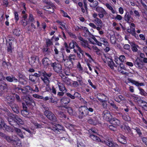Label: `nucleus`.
Masks as SVG:
<instances>
[{
  "label": "nucleus",
  "instance_id": "obj_39",
  "mask_svg": "<svg viewBox=\"0 0 147 147\" xmlns=\"http://www.w3.org/2000/svg\"><path fill=\"white\" fill-rule=\"evenodd\" d=\"M14 118L20 124H23L24 122L18 115H16L14 116Z\"/></svg>",
  "mask_w": 147,
  "mask_h": 147
},
{
  "label": "nucleus",
  "instance_id": "obj_26",
  "mask_svg": "<svg viewBox=\"0 0 147 147\" xmlns=\"http://www.w3.org/2000/svg\"><path fill=\"white\" fill-rule=\"evenodd\" d=\"M129 81L133 84H135L137 86H144V84L143 83H139L138 82L136 81L131 79H129Z\"/></svg>",
  "mask_w": 147,
  "mask_h": 147
},
{
  "label": "nucleus",
  "instance_id": "obj_52",
  "mask_svg": "<svg viewBox=\"0 0 147 147\" xmlns=\"http://www.w3.org/2000/svg\"><path fill=\"white\" fill-rule=\"evenodd\" d=\"M6 118L7 119V120L9 122V124L11 125L12 126H13L14 125V124L12 123H11L12 121H13V119H14V118H12V117H6Z\"/></svg>",
  "mask_w": 147,
  "mask_h": 147
},
{
  "label": "nucleus",
  "instance_id": "obj_10",
  "mask_svg": "<svg viewBox=\"0 0 147 147\" xmlns=\"http://www.w3.org/2000/svg\"><path fill=\"white\" fill-rule=\"evenodd\" d=\"M102 115L103 119L107 121H109L111 119V115L110 111L108 110L104 111L103 112Z\"/></svg>",
  "mask_w": 147,
  "mask_h": 147
},
{
  "label": "nucleus",
  "instance_id": "obj_63",
  "mask_svg": "<svg viewBox=\"0 0 147 147\" xmlns=\"http://www.w3.org/2000/svg\"><path fill=\"white\" fill-rule=\"evenodd\" d=\"M15 18L16 21H18L19 19L18 14V12H15L14 13Z\"/></svg>",
  "mask_w": 147,
  "mask_h": 147
},
{
  "label": "nucleus",
  "instance_id": "obj_32",
  "mask_svg": "<svg viewBox=\"0 0 147 147\" xmlns=\"http://www.w3.org/2000/svg\"><path fill=\"white\" fill-rule=\"evenodd\" d=\"M6 79L9 82H17L18 81V80L14 77H11L10 76H8L6 78Z\"/></svg>",
  "mask_w": 147,
  "mask_h": 147
},
{
  "label": "nucleus",
  "instance_id": "obj_62",
  "mask_svg": "<svg viewBox=\"0 0 147 147\" xmlns=\"http://www.w3.org/2000/svg\"><path fill=\"white\" fill-rule=\"evenodd\" d=\"M15 97L16 98L17 102H20L21 101V100L20 99V96L17 94H15Z\"/></svg>",
  "mask_w": 147,
  "mask_h": 147
},
{
  "label": "nucleus",
  "instance_id": "obj_60",
  "mask_svg": "<svg viewBox=\"0 0 147 147\" xmlns=\"http://www.w3.org/2000/svg\"><path fill=\"white\" fill-rule=\"evenodd\" d=\"M93 39L98 45L100 46H102V43L98 41V40H97L94 37L93 38Z\"/></svg>",
  "mask_w": 147,
  "mask_h": 147
},
{
  "label": "nucleus",
  "instance_id": "obj_8",
  "mask_svg": "<svg viewBox=\"0 0 147 147\" xmlns=\"http://www.w3.org/2000/svg\"><path fill=\"white\" fill-rule=\"evenodd\" d=\"M0 136L6 140L8 142L12 143L15 138L13 136H10L6 135L0 131Z\"/></svg>",
  "mask_w": 147,
  "mask_h": 147
},
{
  "label": "nucleus",
  "instance_id": "obj_18",
  "mask_svg": "<svg viewBox=\"0 0 147 147\" xmlns=\"http://www.w3.org/2000/svg\"><path fill=\"white\" fill-rule=\"evenodd\" d=\"M26 104L27 105H32L34 106L35 105V103L34 102V100L28 96H26Z\"/></svg>",
  "mask_w": 147,
  "mask_h": 147
},
{
  "label": "nucleus",
  "instance_id": "obj_21",
  "mask_svg": "<svg viewBox=\"0 0 147 147\" xmlns=\"http://www.w3.org/2000/svg\"><path fill=\"white\" fill-rule=\"evenodd\" d=\"M42 63L45 67H47L50 64V62L49 59L47 58H45L42 60Z\"/></svg>",
  "mask_w": 147,
  "mask_h": 147
},
{
  "label": "nucleus",
  "instance_id": "obj_30",
  "mask_svg": "<svg viewBox=\"0 0 147 147\" xmlns=\"http://www.w3.org/2000/svg\"><path fill=\"white\" fill-rule=\"evenodd\" d=\"M88 123L91 124L96 125L98 123L97 121L95 119L90 118L88 120Z\"/></svg>",
  "mask_w": 147,
  "mask_h": 147
},
{
  "label": "nucleus",
  "instance_id": "obj_31",
  "mask_svg": "<svg viewBox=\"0 0 147 147\" xmlns=\"http://www.w3.org/2000/svg\"><path fill=\"white\" fill-rule=\"evenodd\" d=\"M131 45L132 47L131 48L133 52H136L138 51V48H139V47L138 45L132 43Z\"/></svg>",
  "mask_w": 147,
  "mask_h": 147
},
{
  "label": "nucleus",
  "instance_id": "obj_59",
  "mask_svg": "<svg viewBox=\"0 0 147 147\" xmlns=\"http://www.w3.org/2000/svg\"><path fill=\"white\" fill-rule=\"evenodd\" d=\"M6 99L8 101H10L11 100L14 99V97L13 96H8L6 97Z\"/></svg>",
  "mask_w": 147,
  "mask_h": 147
},
{
  "label": "nucleus",
  "instance_id": "obj_49",
  "mask_svg": "<svg viewBox=\"0 0 147 147\" xmlns=\"http://www.w3.org/2000/svg\"><path fill=\"white\" fill-rule=\"evenodd\" d=\"M77 68L78 69V70L82 72L83 71V67H82L81 65L80 64V63L79 62H78V64L77 66Z\"/></svg>",
  "mask_w": 147,
  "mask_h": 147
},
{
  "label": "nucleus",
  "instance_id": "obj_25",
  "mask_svg": "<svg viewBox=\"0 0 147 147\" xmlns=\"http://www.w3.org/2000/svg\"><path fill=\"white\" fill-rule=\"evenodd\" d=\"M2 122V124L1 128L4 127L5 130L8 131L10 132L11 131L12 129L9 126L6 125L4 121H1Z\"/></svg>",
  "mask_w": 147,
  "mask_h": 147
},
{
  "label": "nucleus",
  "instance_id": "obj_15",
  "mask_svg": "<svg viewBox=\"0 0 147 147\" xmlns=\"http://www.w3.org/2000/svg\"><path fill=\"white\" fill-rule=\"evenodd\" d=\"M9 105L14 112L17 113H19L18 107L16 104L11 102L9 103Z\"/></svg>",
  "mask_w": 147,
  "mask_h": 147
},
{
  "label": "nucleus",
  "instance_id": "obj_2",
  "mask_svg": "<svg viewBox=\"0 0 147 147\" xmlns=\"http://www.w3.org/2000/svg\"><path fill=\"white\" fill-rule=\"evenodd\" d=\"M79 118L80 119H82L88 114V108L85 106L80 107L79 109Z\"/></svg>",
  "mask_w": 147,
  "mask_h": 147
},
{
  "label": "nucleus",
  "instance_id": "obj_4",
  "mask_svg": "<svg viewBox=\"0 0 147 147\" xmlns=\"http://www.w3.org/2000/svg\"><path fill=\"white\" fill-rule=\"evenodd\" d=\"M44 114L50 120L53 121H57V119L56 116L51 111H45Z\"/></svg>",
  "mask_w": 147,
  "mask_h": 147
},
{
  "label": "nucleus",
  "instance_id": "obj_36",
  "mask_svg": "<svg viewBox=\"0 0 147 147\" xmlns=\"http://www.w3.org/2000/svg\"><path fill=\"white\" fill-rule=\"evenodd\" d=\"M99 38V40L100 41L103 42L104 45L106 46L108 45V43L107 41V39L106 38L103 37H100Z\"/></svg>",
  "mask_w": 147,
  "mask_h": 147
},
{
  "label": "nucleus",
  "instance_id": "obj_20",
  "mask_svg": "<svg viewBox=\"0 0 147 147\" xmlns=\"http://www.w3.org/2000/svg\"><path fill=\"white\" fill-rule=\"evenodd\" d=\"M44 9L49 12V13L51 14L54 12V9L53 7H51L49 5L45 6L44 7Z\"/></svg>",
  "mask_w": 147,
  "mask_h": 147
},
{
  "label": "nucleus",
  "instance_id": "obj_43",
  "mask_svg": "<svg viewBox=\"0 0 147 147\" xmlns=\"http://www.w3.org/2000/svg\"><path fill=\"white\" fill-rule=\"evenodd\" d=\"M20 30L19 29H15L13 30V34L16 36H18L20 34Z\"/></svg>",
  "mask_w": 147,
  "mask_h": 147
},
{
  "label": "nucleus",
  "instance_id": "obj_29",
  "mask_svg": "<svg viewBox=\"0 0 147 147\" xmlns=\"http://www.w3.org/2000/svg\"><path fill=\"white\" fill-rule=\"evenodd\" d=\"M128 32L130 33L133 36H136V32L135 28H130L127 30Z\"/></svg>",
  "mask_w": 147,
  "mask_h": 147
},
{
  "label": "nucleus",
  "instance_id": "obj_34",
  "mask_svg": "<svg viewBox=\"0 0 147 147\" xmlns=\"http://www.w3.org/2000/svg\"><path fill=\"white\" fill-rule=\"evenodd\" d=\"M85 141L84 140H81L78 142L77 147H85Z\"/></svg>",
  "mask_w": 147,
  "mask_h": 147
},
{
  "label": "nucleus",
  "instance_id": "obj_22",
  "mask_svg": "<svg viewBox=\"0 0 147 147\" xmlns=\"http://www.w3.org/2000/svg\"><path fill=\"white\" fill-rule=\"evenodd\" d=\"M89 136L94 141L98 142L100 141L102 143V141H103L101 140L98 137L93 134H90Z\"/></svg>",
  "mask_w": 147,
  "mask_h": 147
},
{
  "label": "nucleus",
  "instance_id": "obj_38",
  "mask_svg": "<svg viewBox=\"0 0 147 147\" xmlns=\"http://www.w3.org/2000/svg\"><path fill=\"white\" fill-rule=\"evenodd\" d=\"M138 89L140 90V93L141 95L144 96H147V93L143 89L140 88H139Z\"/></svg>",
  "mask_w": 147,
  "mask_h": 147
},
{
  "label": "nucleus",
  "instance_id": "obj_24",
  "mask_svg": "<svg viewBox=\"0 0 147 147\" xmlns=\"http://www.w3.org/2000/svg\"><path fill=\"white\" fill-rule=\"evenodd\" d=\"M60 101L62 103L64 104H67L69 102L70 99L69 98L63 97L61 99Z\"/></svg>",
  "mask_w": 147,
  "mask_h": 147
},
{
  "label": "nucleus",
  "instance_id": "obj_56",
  "mask_svg": "<svg viewBox=\"0 0 147 147\" xmlns=\"http://www.w3.org/2000/svg\"><path fill=\"white\" fill-rule=\"evenodd\" d=\"M88 131L92 134L93 133H97V131L94 129H90Z\"/></svg>",
  "mask_w": 147,
  "mask_h": 147
},
{
  "label": "nucleus",
  "instance_id": "obj_16",
  "mask_svg": "<svg viewBox=\"0 0 147 147\" xmlns=\"http://www.w3.org/2000/svg\"><path fill=\"white\" fill-rule=\"evenodd\" d=\"M109 121L111 124L115 126H118L120 124V121L115 118L111 119Z\"/></svg>",
  "mask_w": 147,
  "mask_h": 147
},
{
  "label": "nucleus",
  "instance_id": "obj_51",
  "mask_svg": "<svg viewBox=\"0 0 147 147\" xmlns=\"http://www.w3.org/2000/svg\"><path fill=\"white\" fill-rule=\"evenodd\" d=\"M37 73L39 74V77L41 76H44L47 73L45 71H39L37 72Z\"/></svg>",
  "mask_w": 147,
  "mask_h": 147
},
{
  "label": "nucleus",
  "instance_id": "obj_55",
  "mask_svg": "<svg viewBox=\"0 0 147 147\" xmlns=\"http://www.w3.org/2000/svg\"><path fill=\"white\" fill-rule=\"evenodd\" d=\"M4 12L3 10H0V21H1L3 19Z\"/></svg>",
  "mask_w": 147,
  "mask_h": 147
},
{
  "label": "nucleus",
  "instance_id": "obj_5",
  "mask_svg": "<svg viewBox=\"0 0 147 147\" xmlns=\"http://www.w3.org/2000/svg\"><path fill=\"white\" fill-rule=\"evenodd\" d=\"M16 90L18 93L25 94L27 93L29 90H32V88L30 86H27L23 88L19 87L16 88Z\"/></svg>",
  "mask_w": 147,
  "mask_h": 147
},
{
  "label": "nucleus",
  "instance_id": "obj_3",
  "mask_svg": "<svg viewBox=\"0 0 147 147\" xmlns=\"http://www.w3.org/2000/svg\"><path fill=\"white\" fill-rule=\"evenodd\" d=\"M62 57L61 59L58 60L60 62H64L65 63L70 62L73 63L72 61L73 60H75L76 59V56L74 54H70L68 57V59H64V55H62Z\"/></svg>",
  "mask_w": 147,
  "mask_h": 147
},
{
  "label": "nucleus",
  "instance_id": "obj_42",
  "mask_svg": "<svg viewBox=\"0 0 147 147\" xmlns=\"http://www.w3.org/2000/svg\"><path fill=\"white\" fill-rule=\"evenodd\" d=\"M122 117L124 120L127 121H130L131 120V118L127 115H124Z\"/></svg>",
  "mask_w": 147,
  "mask_h": 147
},
{
  "label": "nucleus",
  "instance_id": "obj_40",
  "mask_svg": "<svg viewBox=\"0 0 147 147\" xmlns=\"http://www.w3.org/2000/svg\"><path fill=\"white\" fill-rule=\"evenodd\" d=\"M53 44L52 41L49 39L46 40V45L47 47H48Z\"/></svg>",
  "mask_w": 147,
  "mask_h": 147
},
{
  "label": "nucleus",
  "instance_id": "obj_11",
  "mask_svg": "<svg viewBox=\"0 0 147 147\" xmlns=\"http://www.w3.org/2000/svg\"><path fill=\"white\" fill-rule=\"evenodd\" d=\"M79 39L81 41L80 44L83 47L85 48H87L91 49L90 45L88 44V42L86 40H85L81 37H79Z\"/></svg>",
  "mask_w": 147,
  "mask_h": 147
},
{
  "label": "nucleus",
  "instance_id": "obj_57",
  "mask_svg": "<svg viewBox=\"0 0 147 147\" xmlns=\"http://www.w3.org/2000/svg\"><path fill=\"white\" fill-rule=\"evenodd\" d=\"M123 69L125 70L124 69V67L123 65L121 64V63H120L119 66L118 67V71L119 72L120 71H121V70Z\"/></svg>",
  "mask_w": 147,
  "mask_h": 147
},
{
  "label": "nucleus",
  "instance_id": "obj_46",
  "mask_svg": "<svg viewBox=\"0 0 147 147\" xmlns=\"http://www.w3.org/2000/svg\"><path fill=\"white\" fill-rule=\"evenodd\" d=\"M7 88V85L6 84H3L0 85V90L2 91Z\"/></svg>",
  "mask_w": 147,
  "mask_h": 147
},
{
  "label": "nucleus",
  "instance_id": "obj_41",
  "mask_svg": "<svg viewBox=\"0 0 147 147\" xmlns=\"http://www.w3.org/2000/svg\"><path fill=\"white\" fill-rule=\"evenodd\" d=\"M71 80L68 78H65L64 79L63 81L64 83L68 85H70L71 84Z\"/></svg>",
  "mask_w": 147,
  "mask_h": 147
},
{
  "label": "nucleus",
  "instance_id": "obj_58",
  "mask_svg": "<svg viewBox=\"0 0 147 147\" xmlns=\"http://www.w3.org/2000/svg\"><path fill=\"white\" fill-rule=\"evenodd\" d=\"M67 111L70 115H72L73 114V111L72 109L69 107H67Z\"/></svg>",
  "mask_w": 147,
  "mask_h": 147
},
{
  "label": "nucleus",
  "instance_id": "obj_1",
  "mask_svg": "<svg viewBox=\"0 0 147 147\" xmlns=\"http://www.w3.org/2000/svg\"><path fill=\"white\" fill-rule=\"evenodd\" d=\"M52 75L51 73H47L44 76H42L41 77V80L46 85V88L47 90H49L50 89L49 86V83L50 82V77Z\"/></svg>",
  "mask_w": 147,
  "mask_h": 147
},
{
  "label": "nucleus",
  "instance_id": "obj_27",
  "mask_svg": "<svg viewBox=\"0 0 147 147\" xmlns=\"http://www.w3.org/2000/svg\"><path fill=\"white\" fill-rule=\"evenodd\" d=\"M12 144L14 145H16L18 146H21V141L17 138H16L14 140V141H13Z\"/></svg>",
  "mask_w": 147,
  "mask_h": 147
},
{
  "label": "nucleus",
  "instance_id": "obj_35",
  "mask_svg": "<svg viewBox=\"0 0 147 147\" xmlns=\"http://www.w3.org/2000/svg\"><path fill=\"white\" fill-rule=\"evenodd\" d=\"M75 46L77 48V46H78V45L75 42H71L69 44V48L70 49H74Z\"/></svg>",
  "mask_w": 147,
  "mask_h": 147
},
{
  "label": "nucleus",
  "instance_id": "obj_53",
  "mask_svg": "<svg viewBox=\"0 0 147 147\" xmlns=\"http://www.w3.org/2000/svg\"><path fill=\"white\" fill-rule=\"evenodd\" d=\"M134 129L136 130L137 133L140 136L142 135V133L140 129L138 127H136Z\"/></svg>",
  "mask_w": 147,
  "mask_h": 147
},
{
  "label": "nucleus",
  "instance_id": "obj_50",
  "mask_svg": "<svg viewBox=\"0 0 147 147\" xmlns=\"http://www.w3.org/2000/svg\"><path fill=\"white\" fill-rule=\"evenodd\" d=\"M77 49L78 51L79 52V53L81 54L84 57V51L79 46H77Z\"/></svg>",
  "mask_w": 147,
  "mask_h": 147
},
{
  "label": "nucleus",
  "instance_id": "obj_47",
  "mask_svg": "<svg viewBox=\"0 0 147 147\" xmlns=\"http://www.w3.org/2000/svg\"><path fill=\"white\" fill-rule=\"evenodd\" d=\"M5 114L9 117H12V118H14V116H15L16 115L11 113L9 111H7L5 113Z\"/></svg>",
  "mask_w": 147,
  "mask_h": 147
},
{
  "label": "nucleus",
  "instance_id": "obj_44",
  "mask_svg": "<svg viewBox=\"0 0 147 147\" xmlns=\"http://www.w3.org/2000/svg\"><path fill=\"white\" fill-rule=\"evenodd\" d=\"M111 43L113 44H114L115 43L116 41V40L115 35H112L111 36Z\"/></svg>",
  "mask_w": 147,
  "mask_h": 147
},
{
  "label": "nucleus",
  "instance_id": "obj_12",
  "mask_svg": "<svg viewBox=\"0 0 147 147\" xmlns=\"http://www.w3.org/2000/svg\"><path fill=\"white\" fill-rule=\"evenodd\" d=\"M39 59V58L37 56H32L29 60V63L32 66H35L36 65V61L38 60Z\"/></svg>",
  "mask_w": 147,
  "mask_h": 147
},
{
  "label": "nucleus",
  "instance_id": "obj_9",
  "mask_svg": "<svg viewBox=\"0 0 147 147\" xmlns=\"http://www.w3.org/2000/svg\"><path fill=\"white\" fill-rule=\"evenodd\" d=\"M103 61L105 63H107L108 66L112 69H114V67H117V65H115L113 61L111 59L109 58H106L105 59H103Z\"/></svg>",
  "mask_w": 147,
  "mask_h": 147
},
{
  "label": "nucleus",
  "instance_id": "obj_7",
  "mask_svg": "<svg viewBox=\"0 0 147 147\" xmlns=\"http://www.w3.org/2000/svg\"><path fill=\"white\" fill-rule=\"evenodd\" d=\"M51 66L53 67L54 71L56 72L60 73L62 72V66L60 64L54 62L51 63Z\"/></svg>",
  "mask_w": 147,
  "mask_h": 147
},
{
  "label": "nucleus",
  "instance_id": "obj_14",
  "mask_svg": "<svg viewBox=\"0 0 147 147\" xmlns=\"http://www.w3.org/2000/svg\"><path fill=\"white\" fill-rule=\"evenodd\" d=\"M96 96L100 102H104L105 101L107 96L104 94L98 93L96 95Z\"/></svg>",
  "mask_w": 147,
  "mask_h": 147
},
{
  "label": "nucleus",
  "instance_id": "obj_28",
  "mask_svg": "<svg viewBox=\"0 0 147 147\" xmlns=\"http://www.w3.org/2000/svg\"><path fill=\"white\" fill-rule=\"evenodd\" d=\"M134 65L136 67L139 69H142L143 67L142 64L140 63L137 60H136L134 62Z\"/></svg>",
  "mask_w": 147,
  "mask_h": 147
},
{
  "label": "nucleus",
  "instance_id": "obj_17",
  "mask_svg": "<svg viewBox=\"0 0 147 147\" xmlns=\"http://www.w3.org/2000/svg\"><path fill=\"white\" fill-rule=\"evenodd\" d=\"M102 143L105 144L110 147H116L117 146V144L114 143L112 142L107 140L102 141Z\"/></svg>",
  "mask_w": 147,
  "mask_h": 147
},
{
  "label": "nucleus",
  "instance_id": "obj_33",
  "mask_svg": "<svg viewBox=\"0 0 147 147\" xmlns=\"http://www.w3.org/2000/svg\"><path fill=\"white\" fill-rule=\"evenodd\" d=\"M140 101V102L142 104L141 107L145 110L147 111V103L146 102L142 100H141Z\"/></svg>",
  "mask_w": 147,
  "mask_h": 147
},
{
  "label": "nucleus",
  "instance_id": "obj_61",
  "mask_svg": "<svg viewBox=\"0 0 147 147\" xmlns=\"http://www.w3.org/2000/svg\"><path fill=\"white\" fill-rule=\"evenodd\" d=\"M58 114L60 116L63 118V117L64 118H66V116L65 115V114L63 113V112L60 111L58 113Z\"/></svg>",
  "mask_w": 147,
  "mask_h": 147
},
{
  "label": "nucleus",
  "instance_id": "obj_48",
  "mask_svg": "<svg viewBox=\"0 0 147 147\" xmlns=\"http://www.w3.org/2000/svg\"><path fill=\"white\" fill-rule=\"evenodd\" d=\"M21 113L22 115L24 116L28 114L29 113L27 111V109L23 110L21 111Z\"/></svg>",
  "mask_w": 147,
  "mask_h": 147
},
{
  "label": "nucleus",
  "instance_id": "obj_19",
  "mask_svg": "<svg viewBox=\"0 0 147 147\" xmlns=\"http://www.w3.org/2000/svg\"><path fill=\"white\" fill-rule=\"evenodd\" d=\"M57 84L59 87V89L60 91L64 92H67V89L65 87L64 84L59 82H58Z\"/></svg>",
  "mask_w": 147,
  "mask_h": 147
},
{
  "label": "nucleus",
  "instance_id": "obj_45",
  "mask_svg": "<svg viewBox=\"0 0 147 147\" xmlns=\"http://www.w3.org/2000/svg\"><path fill=\"white\" fill-rule=\"evenodd\" d=\"M29 80L33 82H35L36 80V78L33 75H30L29 76Z\"/></svg>",
  "mask_w": 147,
  "mask_h": 147
},
{
  "label": "nucleus",
  "instance_id": "obj_13",
  "mask_svg": "<svg viewBox=\"0 0 147 147\" xmlns=\"http://www.w3.org/2000/svg\"><path fill=\"white\" fill-rule=\"evenodd\" d=\"M124 19L125 20L129 23H131L134 21L133 18L131 16L128 12L126 13L124 16Z\"/></svg>",
  "mask_w": 147,
  "mask_h": 147
},
{
  "label": "nucleus",
  "instance_id": "obj_23",
  "mask_svg": "<svg viewBox=\"0 0 147 147\" xmlns=\"http://www.w3.org/2000/svg\"><path fill=\"white\" fill-rule=\"evenodd\" d=\"M118 140L121 143L123 144H125L127 143L125 137L122 135L118 137Z\"/></svg>",
  "mask_w": 147,
  "mask_h": 147
},
{
  "label": "nucleus",
  "instance_id": "obj_6",
  "mask_svg": "<svg viewBox=\"0 0 147 147\" xmlns=\"http://www.w3.org/2000/svg\"><path fill=\"white\" fill-rule=\"evenodd\" d=\"M95 8L96 11L98 13V15L100 18H103L104 15L107 14V13L105 10L101 7L97 6Z\"/></svg>",
  "mask_w": 147,
  "mask_h": 147
},
{
  "label": "nucleus",
  "instance_id": "obj_37",
  "mask_svg": "<svg viewBox=\"0 0 147 147\" xmlns=\"http://www.w3.org/2000/svg\"><path fill=\"white\" fill-rule=\"evenodd\" d=\"M94 22L97 26L102 25V22L101 20L98 18L94 19Z\"/></svg>",
  "mask_w": 147,
  "mask_h": 147
},
{
  "label": "nucleus",
  "instance_id": "obj_64",
  "mask_svg": "<svg viewBox=\"0 0 147 147\" xmlns=\"http://www.w3.org/2000/svg\"><path fill=\"white\" fill-rule=\"evenodd\" d=\"M72 86L74 87H77L79 86V84L77 81H74L72 84Z\"/></svg>",
  "mask_w": 147,
  "mask_h": 147
},
{
  "label": "nucleus",
  "instance_id": "obj_54",
  "mask_svg": "<svg viewBox=\"0 0 147 147\" xmlns=\"http://www.w3.org/2000/svg\"><path fill=\"white\" fill-rule=\"evenodd\" d=\"M119 59L122 62L125 61V57L124 55H121L120 56Z\"/></svg>",
  "mask_w": 147,
  "mask_h": 147
}]
</instances>
